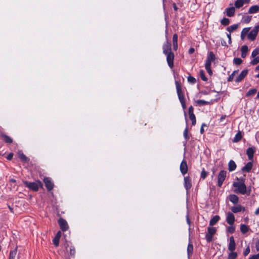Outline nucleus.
Here are the masks:
<instances>
[{
	"mask_svg": "<svg viewBox=\"0 0 259 259\" xmlns=\"http://www.w3.org/2000/svg\"><path fill=\"white\" fill-rule=\"evenodd\" d=\"M235 230V227L233 225H230L227 228V231L231 233H234Z\"/></svg>",
	"mask_w": 259,
	"mask_h": 259,
	"instance_id": "a18cd8bd",
	"label": "nucleus"
},
{
	"mask_svg": "<svg viewBox=\"0 0 259 259\" xmlns=\"http://www.w3.org/2000/svg\"><path fill=\"white\" fill-rule=\"evenodd\" d=\"M220 218L219 215H214L209 222V226H212L214 225L219 221Z\"/></svg>",
	"mask_w": 259,
	"mask_h": 259,
	"instance_id": "5701e85b",
	"label": "nucleus"
},
{
	"mask_svg": "<svg viewBox=\"0 0 259 259\" xmlns=\"http://www.w3.org/2000/svg\"><path fill=\"white\" fill-rule=\"evenodd\" d=\"M226 117V115L222 116L220 119V121L222 122L225 119Z\"/></svg>",
	"mask_w": 259,
	"mask_h": 259,
	"instance_id": "e2e57ef3",
	"label": "nucleus"
},
{
	"mask_svg": "<svg viewBox=\"0 0 259 259\" xmlns=\"http://www.w3.org/2000/svg\"><path fill=\"white\" fill-rule=\"evenodd\" d=\"M194 51H195V49L193 48H191L189 50V53L190 54H192L194 52Z\"/></svg>",
	"mask_w": 259,
	"mask_h": 259,
	"instance_id": "052dcab7",
	"label": "nucleus"
},
{
	"mask_svg": "<svg viewBox=\"0 0 259 259\" xmlns=\"http://www.w3.org/2000/svg\"><path fill=\"white\" fill-rule=\"evenodd\" d=\"M44 182L45 184V186L47 187L48 191L52 190L54 188V184L52 180L49 178H46L44 179Z\"/></svg>",
	"mask_w": 259,
	"mask_h": 259,
	"instance_id": "6e6552de",
	"label": "nucleus"
},
{
	"mask_svg": "<svg viewBox=\"0 0 259 259\" xmlns=\"http://www.w3.org/2000/svg\"><path fill=\"white\" fill-rule=\"evenodd\" d=\"M227 171L225 170H221L218 177V185L219 187L222 186V184L226 178Z\"/></svg>",
	"mask_w": 259,
	"mask_h": 259,
	"instance_id": "0eeeda50",
	"label": "nucleus"
},
{
	"mask_svg": "<svg viewBox=\"0 0 259 259\" xmlns=\"http://www.w3.org/2000/svg\"><path fill=\"white\" fill-rule=\"evenodd\" d=\"M24 183L27 187L34 191H37L39 188L42 186V184L39 181H37L32 183L25 181L24 182Z\"/></svg>",
	"mask_w": 259,
	"mask_h": 259,
	"instance_id": "39448f33",
	"label": "nucleus"
},
{
	"mask_svg": "<svg viewBox=\"0 0 259 259\" xmlns=\"http://www.w3.org/2000/svg\"><path fill=\"white\" fill-rule=\"evenodd\" d=\"M19 157L22 161L25 162L27 161V157L23 153H20Z\"/></svg>",
	"mask_w": 259,
	"mask_h": 259,
	"instance_id": "4c0bfd02",
	"label": "nucleus"
},
{
	"mask_svg": "<svg viewBox=\"0 0 259 259\" xmlns=\"http://www.w3.org/2000/svg\"><path fill=\"white\" fill-rule=\"evenodd\" d=\"M237 256V252L234 251H230V253L228 254V259H236Z\"/></svg>",
	"mask_w": 259,
	"mask_h": 259,
	"instance_id": "7c9ffc66",
	"label": "nucleus"
},
{
	"mask_svg": "<svg viewBox=\"0 0 259 259\" xmlns=\"http://www.w3.org/2000/svg\"><path fill=\"white\" fill-rule=\"evenodd\" d=\"M2 137L4 141L7 143H12L13 140L8 136L6 135H2Z\"/></svg>",
	"mask_w": 259,
	"mask_h": 259,
	"instance_id": "a878e982",
	"label": "nucleus"
},
{
	"mask_svg": "<svg viewBox=\"0 0 259 259\" xmlns=\"http://www.w3.org/2000/svg\"><path fill=\"white\" fill-rule=\"evenodd\" d=\"M253 29H256L257 30V32H258V30H259V25H257V26H256L255 27H254Z\"/></svg>",
	"mask_w": 259,
	"mask_h": 259,
	"instance_id": "774afa93",
	"label": "nucleus"
},
{
	"mask_svg": "<svg viewBox=\"0 0 259 259\" xmlns=\"http://www.w3.org/2000/svg\"><path fill=\"white\" fill-rule=\"evenodd\" d=\"M189 118L192 121V125H195L196 122L195 115H190Z\"/></svg>",
	"mask_w": 259,
	"mask_h": 259,
	"instance_id": "a19ab883",
	"label": "nucleus"
},
{
	"mask_svg": "<svg viewBox=\"0 0 259 259\" xmlns=\"http://www.w3.org/2000/svg\"><path fill=\"white\" fill-rule=\"evenodd\" d=\"M200 75L201 77V78L204 80L206 81L207 80V78L205 76L204 71L202 70L200 71Z\"/></svg>",
	"mask_w": 259,
	"mask_h": 259,
	"instance_id": "79ce46f5",
	"label": "nucleus"
},
{
	"mask_svg": "<svg viewBox=\"0 0 259 259\" xmlns=\"http://www.w3.org/2000/svg\"><path fill=\"white\" fill-rule=\"evenodd\" d=\"M243 4H248L250 2V0H243Z\"/></svg>",
	"mask_w": 259,
	"mask_h": 259,
	"instance_id": "338daca9",
	"label": "nucleus"
},
{
	"mask_svg": "<svg viewBox=\"0 0 259 259\" xmlns=\"http://www.w3.org/2000/svg\"><path fill=\"white\" fill-rule=\"evenodd\" d=\"M259 54V48L255 49L251 53V57L254 58Z\"/></svg>",
	"mask_w": 259,
	"mask_h": 259,
	"instance_id": "e433bc0d",
	"label": "nucleus"
},
{
	"mask_svg": "<svg viewBox=\"0 0 259 259\" xmlns=\"http://www.w3.org/2000/svg\"><path fill=\"white\" fill-rule=\"evenodd\" d=\"M236 168V164L235 162L232 160H231L228 163V169L230 171H232L234 170Z\"/></svg>",
	"mask_w": 259,
	"mask_h": 259,
	"instance_id": "412c9836",
	"label": "nucleus"
},
{
	"mask_svg": "<svg viewBox=\"0 0 259 259\" xmlns=\"http://www.w3.org/2000/svg\"><path fill=\"white\" fill-rule=\"evenodd\" d=\"M174 50L176 51L178 49V35L175 34L172 37Z\"/></svg>",
	"mask_w": 259,
	"mask_h": 259,
	"instance_id": "393cba45",
	"label": "nucleus"
},
{
	"mask_svg": "<svg viewBox=\"0 0 259 259\" xmlns=\"http://www.w3.org/2000/svg\"><path fill=\"white\" fill-rule=\"evenodd\" d=\"M61 235V232L60 231H58L56 235V236L55 237L60 239Z\"/></svg>",
	"mask_w": 259,
	"mask_h": 259,
	"instance_id": "bf43d9fd",
	"label": "nucleus"
},
{
	"mask_svg": "<svg viewBox=\"0 0 259 259\" xmlns=\"http://www.w3.org/2000/svg\"><path fill=\"white\" fill-rule=\"evenodd\" d=\"M249 29H250V28H249V27L245 28L243 29L241 33L243 34V35H246L248 33Z\"/></svg>",
	"mask_w": 259,
	"mask_h": 259,
	"instance_id": "de8ad7c7",
	"label": "nucleus"
},
{
	"mask_svg": "<svg viewBox=\"0 0 259 259\" xmlns=\"http://www.w3.org/2000/svg\"><path fill=\"white\" fill-rule=\"evenodd\" d=\"M259 11V6L257 5H254L251 6L249 10H248V13L249 14H254L256 13Z\"/></svg>",
	"mask_w": 259,
	"mask_h": 259,
	"instance_id": "4be33fe9",
	"label": "nucleus"
},
{
	"mask_svg": "<svg viewBox=\"0 0 259 259\" xmlns=\"http://www.w3.org/2000/svg\"><path fill=\"white\" fill-rule=\"evenodd\" d=\"M171 44L167 41L162 47L163 53L166 55V61L169 67L172 68L174 67V54L171 52Z\"/></svg>",
	"mask_w": 259,
	"mask_h": 259,
	"instance_id": "f257e3e1",
	"label": "nucleus"
},
{
	"mask_svg": "<svg viewBox=\"0 0 259 259\" xmlns=\"http://www.w3.org/2000/svg\"><path fill=\"white\" fill-rule=\"evenodd\" d=\"M187 251L188 257V258H189L190 256L193 254V245L192 242L190 241L189 242V243L188 244Z\"/></svg>",
	"mask_w": 259,
	"mask_h": 259,
	"instance_id": "6ab92c4d",
	"label": "nucleus"
},
{
	"mask_svg": "<svg viewBox=\"0 0 259 259\" xmlns=\"http://www.w3.org/2000/svg\"><path fill=\"white\" fill-rule=\"evenodd\" d=\"M215 57L213 53L212 52H210L206 59L205 67L207 72L210 75L212 74V72L211 69V62L215 60Z\"/></svg>",
	"mask_w": 259,
	"mask_h": 259,
	"instance_id": "20e7f679",
	"label": "nucleus"
},
{
	"mask_svg": "<svg viewBox=\"0 0 259 259\" xmlns=\"http://www.w3.org/2000/svg\"><path fill=\"white\" fill-rule=\"evenodd\" d=\"M233 62L235 64L239 65L241 64L242 60L239 58H235L234 59Z\"/></svg>",
	"mask_w": 259,
	"mask_h": 259,
	"instance_id": "ea45409f",
	"label": "nucleus"
},
{
	"mask_svg": "<svg viewBox=\"0 0 259 259\" xmlns=\"http://www.w3.org/2000/svg\"><path fill=\"white\" fill-rule=\"evenodd\" d=\"M175 83H176L177 92V94H178L179 100L181 103L183 108L184 109H185L186 108L185 97H184V93H183L182 89L181 84L178 81H176Z\"/></svg>",
	"mask_w": 259,
	"mask_h": 259,
	"instance_id": "7ed1b4c3",
	"label": "nucleus"
},
{
	"mask_svg": "<svg viewBox=\"0 0 259 259\" xmlns=\"http://www.w3.org/2000/svg\"><path fill=\"white\" fill-rule=\"evenodd\" d=\"M257 30L256 29H253L252 30H251V31L248 33V38L251 40V41H253L254 40L257 35Z\"/></svg>",
	"mask_w": 259,
	"mask_h": 259,
	"instance_id": "4468645a",
	"label": "nucleus"
},
{
	"mask_svg": "<svg viewBox=\"0 0 259 259\" xmlns=\"http://www.w3.org/2000/svg\"><path fill=\"white\" fill-rule=\"evenodd\" d=\"M207 175V172L205 171L204 169L201 171V177L203 179H204Z\"/></svg>",
	"mask_w": 259,
	"mask_h": 259,
	"instance_id": "09e8293b",
	"label": "nucleus"
},
{
	"mask_svg": "<svg viewBox=\"0 0 259 259\" xmlns=\"http://www.w3.org/2000/svg\"><path fill=\"white\" fill-rule=\"evenodd\" d=\"M249 259H259V257L257 256V254H255L249 257Z\"/></svg>",
	"mask_w": 259,
	"mask_h": 259,
	"instance_id": "13d9d810",
	"label": "nucleus"
},
{
	"mask_svg": "<svg viewBox=\"0 0 259 259\" xmlns=\"http://www.w3.org/2000/svg\"><path fill=\"white\" fill-rule=\"evenodd\" d=\"M236 248V243L233 236H231L229 239L228 250L230 251H234Z\"/></svg>",
	"mask_w": 259,
	"mask_h": 259,
	"instance_id": "9d476101",
	"label": "nucleus"
},
{
	"mask_svg": "<svg viewBox=\"0 0 259 259\" xmlns=\"http://www.w3.org/2000/svg\"><path fill=\"white\" fill-rule=\"evenodd\" d=\"M180 170L181 173L184 175L188 171V166L186 161L183 160L180 164Z\"/></svg>",
	"mask_w": 259,
	"mask_h": 259,
	"instance_id": "9b49d317",
	"label": "nucleus"
},
{
	"mask_svg": "<svg viewBox=\"0 0 259 259\" xmlns=\"http://www.w3.org/2000/svg\"><path fill=\"white\" fill-rule=\"evenodd\" d=\"M255 248L257 251L259 250V240H257L255 242Z\"/></svg>",
	"mask_w": 259,
	"mask_h": 259,
	"instance_id": "5fc2aeb1",
	"label": "nucleus"
},
{
	"mask_svg": "<svg viewBox=\"0 0 259 259\" xmlns=\"http://www.w3.org/2000/svg\"><path fill=\"white\" fill-rule=\"evenodd\" d=\"M75 253V250L74 247L71 246L70 248V254L71 255H74Z\"/></svg>",
	"mask_w": 259,
	"mask_h": 259,
	"instance_id": "3c124183",
	"label": "nucleus"
},
{
	"mask_svg": "<svg viewBox=\"0 0 259 259\" xmlns=\"http://www.w3.org/2000/svg\"><path fill=\"white\" fill-rule=\"evenodd\" d=\"M17 252V247L10 252L9 259H15Z\"/></svg>",
	"mask_w": 259,
	"mask_h": 259,
	"instance_id": "2f4dec72",
	"label": "nucleus"
},
{
	"mask_svg": "<svg viewBox=\"0 0 259 259\" xmlns=\"http://www.w3.org/2000/svg\"><path fill=\"white\" fill-rule=\"evenodd\" d=\"M226 221L230 225H233L235 222L234 215L231 212H228L226 217Z\"/></svg>",
	"mask_w": 259,
	"mask_h": 259,
	"instance_id": "f8f14e48",
	"label": "nucleus"
},
{
	"mask_svg": "<svg viewBox=\"0 0 259 259\" xmlns=\"http://www.w3.org/2000/svg\"><path fill=\"white\" fill-rule=\"evenodd\" d=\"M256 92H257V90L255 89H250L246 93V96L249 97V96L253 95L254 94H255L256 93Z\"/></svg>",
	"mask_w": 259,
	"mask_h": 259,
	"instance_id": "f704fd0d",
	"label": "nucleus"
},
{
	"mask_svg": "<svg viewBox=\"0 0 259 259\" xmlns=\"http://www.w3.org/2000/svg\"><path fill=\"white\" fill-rule=\"evenodd\" d=\"M249 230V227L244 224L240 225V231L243 234L246 233Z\"/></svg>",
	"mask_w": 259,
	"mask_h": 259,
	"instance_id": "cd10ccee",
	"label": "nucleus"
},
{
	"mask_svg": "<svg viewBox=\"0 0 259 259\" xmlns=\"http://www.w3.org/2000/svg\"><path fill=\"white\" fill-rule=\"evenodd\" d=\"M58 223L63 231H65L68 229V226L67 223L64 219L62 218L60 219L58 221Z\"/></svg>",
	"mask_w": 259,
	"mask_h": 259,
	"instance_id": "1a4fd4ad",
	"label": "nucleus"
},
{
	"mask_svg": "<svg viewBox=\"0 0 259 259\" xmlns=\"http://www.w3.org/2000/svg\"><path fill=\"white\" fill-rule=\"evenodd\" d=\"M221 23L223 25H228L230 23V20L228 18H224L222 19Z\"/></svg>",
	"mask_w": 259,
	"mask_h": 259,
	"instance_id": "c9c22d12",
	"label": "nucleus"
},
{
	"mask_svg": "<svg viewBox=\"0 0 259 259\" xmlns=\"http://www.w3.org/2000/svg\"><path fill=\"white\" fill-rule=\"evenodd\" d=\"M233 186L235 188L234 191L236 193H239L242 195L246 193V187L243 182L238 181L234 182Z\"/></svg>",
	"mask_w": 259,
	"mask_h": 259,
	"instance_id": "f03ea898",
	"label": "nucleus"
},
{
	"mask_svg": "<svg viewBox=\"0 0 259 259\" xmlns=\"http://www.w3.org/2000/svg\"><path fill=\"white\" fill-rule=\"evenodd\" d=\"M172 6H173V8H174V10H175L176 11H177L178 8V7H177V6H176V4H175V3H174V4H173V5H172Z\"/></svg>",
	"mask_w": 259,
	"mask_h": 259,
	"instance_id": "0e129e2a",
	"label": "nucleus"
},
{
	"mask_svg": "<svg viewBox=\"0 0 259 259\" xmlns=\"http://www.w3.org/2000/svg\"><path fill=\"white\" fill-rule=\"evenodd\" d=\"M248 51V48L247 46H243L241 48V57L243 58H244L246 57L247 53Z\"/></svg>",
	"mask_w": 259,
	"mask_h": 259,
	"instance_id": "aec40b11",
	"label": "nucleus"
},
{
	"mask_svg": "<svg viewBox=\"0 0 259 259\" xmlns=\"http://www.w3.org/2000/svg\"><path fill=\"white\" fill-rule=\"evenodd\" d=\"M193 111H194V108L192 106H191L190 107H189V110H188L189 115H194V114L193 113Z\"/></svg>",
	"mask_w": 259,
	"mask_h": 259,
	"instance_id": "8fccbe9b",
	"label": "nucleus"
},
{
	"mask_svg": "<svg viewBox=\"0 0 259 259\" xmlns=\"http://www.w3.org/2000/svg\"><path fill=\"white\" fill-rule=\"evenodd\" d=\"M227 36L229 39V43H231V33H229V34H227Z\"/></svg>",
	"mask_w": 259,
	"mask_h": 259,
	"instance_id": "680f3d73",
	"label": "nucleus"
},
{
	"mask_svg": "<svg viewBox=\"0 0 259 259\" xmlns=\"http://www.w3.org/2000/svg\"><path fill=\"white\" fill-rule=\"evenodd\" d=\"M243 5L244 4L243 0H236L234 4L235 7L237 9H239L242 7Z\"/></svg>",
	"mask_w": 259,
	"mask_h": 259,
	"instance_id": "c85d7f7f",
	"label": "nucleus"
},
{
	"mask_svg": "<svg viewBox=\"0 0 259 259\" xmlns=\"http://www.w3.org/2000/svg\"><path fill=\"white\" fill-rule=\"evenodd\" d=\"M249 252H250V248H249V247L248 246L244 250V251L243 252V254L244 256H246L247 255H248L249 253Z\"/></svg>",
	"mask_w": 259,
	"mask_h": 259,
	"instance_id": "603ef678",
	"label": "nucleus"
},
{
	"mask_svg": "<svg viewBox=\"0 0 259 259\" xmlns=\"http://www.w3.org/2000/svg\"><path fill=\"white\" fill-rule=\"evenodd\" d=\"M255 149L254 147H249L246 150V154L247 155L248 159L251 160L253 159Z\"/></svg>",
	"mask_w": 259,
	"mask_h": 259,
	"instance_id": "ddd939ff",
	"label": "nucleus"
},
{
	"mask_svg": "<svg viewBox=\"0 0 259 259\" xmlns=\"http://www.w3.org/2000/svg\"><path fill=\"white\" fill-rule=\"evenodd\" d=\"M230 201L234 204H237L238 202V197L234 194H232L229 196Z\"/></svg>",
	"mask_w": 259,
	"mask_h": 259,
	"instance_id": "b1692460",
	"label": "nucleus"
},
{
	"mask_svg": "<svg viewBox=\"0 0 259 259\" xmlns=\"http://www.w3.org/2000/svg\"><path fill=\"white\" fill-rule=\"evenodd\" d=\"M237 73V71H234L233 73L229 76L228 78V81H232L233 80L234 75Z\"/></svg>",
	"mask_w": 259,
	"mask_h": 259,
	"instance_id": "37998d69",
	"label": "nucleus"
},
{
	"mask_svg": "<svg viewBox=\"0 0 259 259\" xmlns=\"http://www.w3.org/2000/svg\"><path fill=\"white\" fill-rule=\"evenodd\" d=\"M196 104L199 106H204L209 104V102L203 100H198L196 101Z\"/></svg>",
	"mask_w": 259,
	"mask_h": 259,
	"instance_id": "473e14b6",
	"label": "nucleus"
},
{
	"mask_svg": "<svg viewBox=\"0 0 259 259\" xmlns=\"http://www.w3.org/2000/svg\"><path fill=\"white\" fill-rule=\"evenodd\" d=\"M59 240H60V239L58 238V237L57 238L55 237L53 239V243L55 246H58L59 245Z\"/></svg>",
	"mask_w": 259,
	"mask_h": 259,
	"instance_id": "49530a36",
	"label": "nucleus"
},
{
	"mask_svg": "<svg viewBox=\"0 0 259 259\" xmlns=\"http://www.w3.org/2000/svg\"><path fill=\"white\" fill-rule=\"evenodd\" d=\"M235 12V8L233 7L228 8L226 10V15L228 17H232L234 15Z\"/></svg>",
	"mask_w": 259,
	"mask_h": 259,
	"instance_id": "a211bd4d",
	"label": "nucleus"
},
{
	"mask_svg": "<svg viewBox=\"0 0 259 259\" xmlns=\"http://www.w3.org/2000/svg\"><path fill=\"white\" fill-rule=\"evenodd\" d=\"M188 82H189L190 83H195L196 82V79L192 76H189L188 77Z\"/></svg>",
	"mask_w": 259,
	"mask_h": 259,
	"instance_id": "c03bdc74",
	"label": "nucleus"
},
{
	"mask_svg": "<svg viewBox=\"0 0 259 259\" xmlns=\"http://www.w3.org/2000/svg\"><path fill=\"white\" fill-rule=\"evenodd\" d=\"M242 210V207L240 205H237L235 206H233L231 208V210L234 213H237L238 212L241 211Z\"/></svg>",
	"mask_w": 259,
	"mask_h": 259,
	"instance_id": "c756f323",
	"label": "nucleus"
},
{
	"mask_svg": "<svg viewBox=\"0 0 259 259\" xmlns=\"http://www.w3.org/2000/svg\"><path fill=\"white\" fill-rule=\"evenodd\" d=\"M184 186L187 191L191 188L192 186L191 180L190 177H185L184 178Z\"/></svg>",
	"mask_w": 259,
	"mask_h": 259,
	"instance_id": "2eb2a0df",
	"label": "nucleus"
},
{
	"mask_svg": "<svg viewBox=\"0 0 259 259\" xmlns=\"http://www.w3.org/2000/svg\"><path fill=\"white\" fill-rule=\"evenodd\" d=\"M238 27V24H234L230 26L229 27H227V30L228 31H229L230 33L231 32L234 31Z\"/></svg>",
	"mask_w": 259,
	"mask_h": 259,
	"instance_id": "72a5a7b5",
	"label": "nucleus"
},
{
	"mask_svg": "<svg viewBox=\"0 0 259 259\" xmlns=\"http://www.w3.org/2000/svg\"><path fill=\"white\" fill-rule=\"evenodd\" d=\"M254 214L257 215L259 214V207L255 211Z\"/></svg>",
	"mask_w": 259,
	"mask_h": 259,
	"instance_id": "69168bd1",
	"label": "nucleus"
},
{
	"mask_svg": "<svg viewBox=\"0 0 259 259\" xmlns=\"http://www.w3.org/2000/svg\"><path fill=\"white\" fill-rule=\"evenodd\" d=\"M252 167V163L248 162L247 164L242 168V171L244 172H249Z\"/></svg>",
	"mask_w": 259,
	"mask_h": 259,
	"instance_id": "f3484780",
	"label": "nucleus"
},
{
	"mask_svg": "<svg viewBox=\"0 0 259 259\" xmlns=\"http://www.w3.org/2000/svg\"><path fill=\"white\" fill-rule=\"evenodd\" d=\"M13 154L12 153H10L7 157V159L10 160L13 158Z\"/></svg>",
	"mask_w": 259,
	"mask_h": 259,
	"instance_id": "864d4df0",
	"label": "nucleus"
},
{
	"mask_svg": "<svg viewBox=\"0 0 259 259\" xmlns=\"http://www.w3.org/2000/svg\"><path fill=\"white\" fill-rule=\"evenodd\" d=\"M206 126V124L205 123H203L202 124V126H201V127L200 131V132L201 134H203L204 131V129H203V126Z\"/></svg>",
	"mask_w": 259,
	"mask_h": 259,
	"instance_id": "4d7b16f0",
	"label": "nucleus"
},
{
	"mask_svg": "<svg viewBox=\"0 0 259 259\" xmlns=\"http://www.w3.org/2000/svg\"><path fill=\"white\" fill-rule=\"evenodd\" d=\"M217 229L214 227H209L207 228V233L205 235V239L207 242H210L212 240L213 236L215 234Z\"/></svg>",
	"mask_w": 259,
	"mask_h": 259,
	"instance_id": "423d86ee",
	"label": "nucleus"
},
{
	"mask_svg": "<svg viewBox=\"0 0 259 259\" xmlns=\"http://www.w3.org/2000/svg\"><path fill=\"white\" fill-rule=\"evenodd\" d=\"M248 73L247 70H244L241 71L238 77L236 79V82H239L246 76Z\"/></svg>",
	"mask_w": 259,
	"mask_h": 259,
	"instance_id": "dca6fc26",
	"label": "nucleus"
},
{
	"mask_svg": "<svg viewBox=\"0 0 259 259\" xmlns=\"http://www.w3.org/2000/svg\"><path fill=\"white\" fill-rule=\"evenodd\" d=\"M187 134H188V129H187V127H186L184 132V136L185 137V138L186 139H187V136H188Z\"/></svg>",
	"mask_w": 259,
	"mask_h": 259,
	"instance_id": "6e6d98bb",
	"label": "nucleus"
},
{
	"mask_svg": "<svg viewBox=\"0 0 259 259\" xmlns=\"http://www.w3.org/2000/svg\"><path fill=\"white\" fill-rule=\"evenodd\" d=\"M241 138H242L241 133L240 131H239L237 133V134L235 135V136L233 140V142H235V143L238 142L240 140H241Z\"/></svg>",
	"mask_w": 259,
	"mask_h": 259,
	"instance_id": "bb28decb",
	"label": "nucleus"
},
{
	"mask_svg": "<svg viewBox=\"0 0 259 259\" xmlns=\"http://www.w3.org/2000/svg\"><path fill=\"white\" fill-rule=\"evenodd\" d=\"M259 63V56L255 57L254 59L250 62L252 65H256Z\"/></svg>",
	"mask_w": 259,
	"mask_h": 259,
	"instance_id": "58836bf2",
	"label": "nucleus"
}]
</instances>
